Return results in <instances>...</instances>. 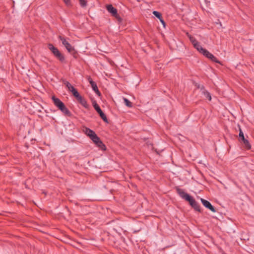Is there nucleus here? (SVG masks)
Segmentation results:
<instances>
[{
    "label": "nucleus",
    "instance_id": "0eeeda50",
    "mask_svg": "<svg viewBox=\"0 0 254 254\" xmlns=\"http://www.w3.org/2000/svg\"><path fill=\"white\" fill-rule=\"evenodd\" d=\"M189 202L190 205L193 207L195 210L197 211H200V207L198 202L191 196Z\"/></svg>",
    "mask_w": 254,
    "mask_h": 254
},
{
    "label": "nucleus",
    "instance_id": "b1692460",
    "mask_svg": "<svg viewBox=\"0 0 254 254\" xmlns=\"http://www.w3.org/2000/svg\"><path fill=\"white\" fill-rule=\"evenodd\" d=\"M201 53L204 56H205L207 58L210 53L209 51H208L207 50L204 49V50L202 51V52Z\"/></svg>",
    "mask_w": 254,
    "mask_h": 254
},
{
    "label": "nucleus",
    "instance_id": "1a4fd4ad",
    "mask_svg": "<svg viewBox=\"0 0 254 254\" xmlns=\"http://www.w3.org/2000/svg\"><path fill=\"white\" fill-rule=\"evenodd\" d=\"M200 89V91L201 94L204 95V96L207 98L209 101L211 100V96L210 93L207 91L203 86H202L199 87Z\"/></svg>",
    "mask_w": 254,
    "mask_h": 254
},
{
    "label": "nucleus",
    "instance_id": "dca6fc26",
    "mask_svg": "<svg viewBox=\"0 0 254 254\" xmlns=\"http://www.w3.org/2000/svg\"><path fill=\"white\" fill-rule=\"evenodd\" d=\"M68 90L72 93L74 97L77 96L79 94L77 90L73 86L70 87V88L68 89Z\"/></svg>",
    "mask_w": 254,
    "mask_h": 254
},
{
    "label": "nucleus",
    "instance_id": "2eb2a0df",
    "mask_svg": "<svg viewBox=\"0 0 254 254\" xmlns=\"http://www.w3.org/2000/svg\"><path fill=\"white\" fill-rule=\"evenodd\" d=\"M193 47L200 53H202L204 49L200 45L198 42L196 44H194Z\"/></svg>",
    "mask_w": 254,
    "mask_h": 254
},
{
    "label": "nucleus",
    "instance_id": "f03ea898",
    "mask_svg": "<svg viewBox=\"0 0 254 254\" xmlns=\"http://www.w3.org/2000/svg\"><path fill=\"white\" fill-rule=\"evenodd\" d=\"M48 47L57 59L59 60L62 62L64 61V56L56 47L54 46L53 44H49Z\"/></svg>",
    "mask_w": 254,
    "mask_h": 254
},
{
    "label": "nucleus",
    "instance_id": "9b49d317",
    "mask_svg": "<svg viewBox=\"0 0 254 254\" xmlns=\"http://www.w3.org/2000/svg\"><path fill=\"white\" fill-rule=\"evenodd\" d=\"M75 97L83 107L85 108L87 107V102L84 98H82L81 96L80 95L79 93L77 95V96H75Z\"/></svg>",
    "mask_w": 254,
    "mask_h": 254
},
{
    "label": "nucleus",
    "instance_id": "412c9836",
    "mask_svg": "<svg viewBox=\"0 0 254 254\" xmlns=\"http://www.w3.org/2000/svg\"><path fill=\"white\" fill-rule=\"evenodd\" d=\"M239 141H241V139H244L245 136H244V133L241 128H240V130H239Z\"/></svg>",
    "mask_w": 254,
    "mask_h": 254
},
{
    "label": "nucleus",
    "instance_id": "39448f33",
    "mask_svg": "<svg viewBox=\"0 0 254 254\" xmlns=\"http://www.w3.org/2000/svg\"><path fill=\"white\" fill-rule=\"evenodd\" d=\"M106 9L112 15L115 17V18L121 19L118 13L117 10L116 8H114L112 5L109 4L106 6Z\"/></svg>",
    "mask_w": 254,
    "mask_h": 254
},
{
    "label": "nucleus",
    "instance_id": "9d476101",
    "mask_svg": "<svg viewBox=\"0 0 254 254\" xmlns=\"http://www.w3.org/2000/svg\"><path fill=\"white\" fill-rule=\"evenodd\" d=\"M52 99L54 103V105L59 109L62 107V106L64 104V103H63L59 98H56L54 96H52Z\"/></svg>",
    "mask_w": 254,
    "mask_h": 254
},
{
    "label": "nucleus",
    "instance_id": "6e6552de",
    "mask_svg": "<svg viewBox=\"0 0 254 254\" xmlns=\"http://www.w3.org/2000/svg\"><path fill=\"white\" fill-rule=\"evenodd\" d=\"M200 200L203 204V205L207 208L213 212H216L215 208L211 205V204L207 200L203 199L201 198Z\"/></svg>",
    "mask_w": 254,
    "mask_h": 254
},
{
    "label": "nucleus",
    "instance_id": "4be33fe9",
    "mask_svg": "<svg viewBox=\"0 0 254 254\" xmlns=\"http://www.w3.org/2000/svg\"><path fill=\"white\" fill-rule=\"evenodd\" d=\"M153 14H154V16H155L159 19H161V18L162 17L161 14L157 11H154L153 12Z\"/></svg>",
    "mask_w": 254,
    "mask_h": 254
},
{
    "label": "nucleus",
    "instance_id": "bb28decb",
    "mask_svg": "<svg viewBox=\"0 0 254 254\" xmlns=\"http://www.w3.org/2000/svg\"><path fill=\"white\" fill-rule=\"evenodd\" d=\"M159 20H160V22L162 23V24L163 25V26H165V22L164 21V20L162 19V18L161 17V19H159Z\"/></svg>",
    "mask_w": 254,
    "mask_h": 254
},
{
    "label": "nucleus",
    "instance_id": "f257e3e1",
    "mask_svg": "<svg viewBox=\"0 0 254 254\" xmlns=\"http://www.w3.org/2000/svg\"><path fill=\"white\" fill-rule=\"evenodd\" d=\"M83 131L89 137V138L97 146L102 150H105V145L93 130L88 127H85L83 129Z\"/></svg>",
    "mask_w": 254,
    "mask_h": 254
},
{
    "label": "nucleus",
    "instance_id": "5701e85b",
    "mask_svg": "<svg viewBox=\"0 0 254 254\" xmlns=\"http://www.w3.org/2000/svg\"><path fill=\"white\" fill-rule=\"evenodd\" d=\"M79 3L82 7H85L87 5V2L85 0H79Z\"/></svg>",
    "mask_w": 254,
    "mask_h": 254
},
{
    "label": "nucleus",
    "instance_id": "a878e982",
    "mask_svg": "<svg viewBox=\"0 0 254 254\" xmlns=\"http://www.w3.org/2000/svg\"><path fill=\"white\" fill-rule=\"evenodd\" d=\"M64 2L68 6L70 5V0H63Z\"/></svg>",
    "mask_w": 254,
    "mask_h": 254
},
{
    "label": "nucleus",
    "instance_id": "cd10ccee",
    "mask_svg": "<svg viewBox=\"0 0 254 254\" xmlns=\"http://www.w3.org/2000/svg\"><path fill=\"white\" fill-rule=\"evenodd\" d=\"M94 92H95V93H96L98 96H100L101 95V93H100V91H99V90L98 89V91H97L96 90H95Z\"/></svg>",
    "mask_w": 254,
    "mask_h": 254
},
{
    "label": "nucleus",
    "instance_id": "423d86ee",
    "mask_svg": "<svg viewBox=\"0 0 254 254\" xmlns=\"http://www.w3.org/2000/svg\"><path fill=\"white\" fill-rule=\"evenodd\" d=\"M176 190L177 193L182 198L185 199L187 201L190 200V199L191 197L190 195L185 192L182 189L180 188H177Z\"/></svg>",
    "mask_w": 254,
    "mask_h": 254
},
{
    "label": "nucleus",
    "instance_id": "f8f14e48",
    "mask_svg": "<svg viewBox=\"0 0 254 254\" xmlns=\"http://www.w3.org/2000/svg\"><path fill=\"white\" fill-rule=\"evenodd\" d=\"M59 110L61 111L65 115L70 116L71 113L69 110L65 107V105L64 104L62 107L59 108Z\"/></svg>",
    "mask_w": 254,
    "mask_h": 254
},
{
    "label": "nucleus",
    "instance_id": "6ab92c4d",
    "mask_svg": "<svg viewBox=\"0 0 254 254\" xmlns=\"http://www.w3.org/2000/svg\"><path fill=\"white\" fill-rule=\"evenodd\" d=\"M63 83L66 86V87H67L68 90L70 88V87L72 86V85H71L68 81H67L65 80H64L63 81Z\"/></svg>",
    "mask_w": 254,
    "mask_h": 254
},
{
    "label": "nucleus",
    "instance_id": "ddd939ff",
    "mask_svg": "<svg viewBox=\"0 0 254 254\" xmlns=\"http://www.w3.org/2000/svg\"><path fill=\"white\" fill-rule=\"evenodd\" d=\"M240 141L243 144L244 147L246 149L249 150L251 149V146L250 142L245 137H244V139H241V140Z\"/></svg>",
    "mask_w": 254,
    "mask_h": 254
},
{
    "label": "nucleus",
    "instance_id": "7ed1b4c3",
    "mask_svg": "<svg viewBox=\"0 0 254 254\" xmlns=\"http://www.w3.org/2000/svg\"><path fill=\"white\" fill-rule=\"evenodd\" d=\"M59 38L69 52H72L74 51V48L69 43L65 38L63 36H59Z\"/></svg>",
    "mask_w": 254,
    "mask_h": 254
},
{
    "label": "nucleus",
    "instance_id": "aec40b11",
    "mask_svg": "<svg viewBox=\"0 0 254 254\" xmlns=\"http://www.w3.org/2000/svg\"><path fill=\"white\" fill-rule=\"evenodd\" d=\"M124 102L126 105L128 107H132V103L128 99L124 98Z\"/></svg>",
    "mask_w": 254,
    "mask_h": 254
},
{
    "label": "nucleus",
    "instance_id": "f3484780",
    "mask_svg": "<svg viewBox=\"0 0 254 254\" xmlns=\"http://www.w3.org/2000/svg\"><path fill=\"white\" fill-rule=\"evenodd\" d=\"M187 34L193 46L197 42V40L191 35L189 34L188 33H187Z\"/></svg>",
    "mask_w": 254,
    "mask_h": 254
},
{
    "label": "nucleus",
    "instance_id": "c85d7f7f",
    "mask_svg": "<svg viewBox=\"0 0 254 254\" xmlns=\"http://www.w3.org/2000/svg\"><path fill=\"white\" fill-rule=\"evenodd\" d=\"M212 55H212V54L210 53V54L209 55V56H208V57H207V58H208V59H210L211 58V57L212 56Z\"/></svg>",
    "mask_w": 254,
    "mask_h": 254
},
{
    "label": "nucleus",
    "instance_id": "20e7f679",
    "mask_svg": "<svg viewBox=\"0 0 254 254\" xmlns=\"http://www.w3.org/2000/svg\"><path fill=\"white\" fill-rule=\"evenodd\" d=\"M93 107L94 109L96 110V111L97 112V113L99 114L100 117L102 118V119L106 123H108V119L106 115L104 114V113L103 112V111L100 109L99 106L97 103H94L93 104Z\"/></svg>",
    "mask_w": 254,
    "mask_h": 254
},
{
    "label": "nucleus",
    "instance_id": "4468645a",
    "mask_svg": "<svg viewBox=\"0 0 254 254\" xmlns=\"http://www.w3.org/2000/svg\"><path fill=\"white\" fill-rule=\"evenodd\" d=\"M89 82L91 85L93 90L94 91H95V90H96L97 91H98V87L97 86L96 83L94 81H93L91 78L89 79Z\"/></svg>",
    "mask_w": 254,
    "mask_h": 254
},
{
    "label": "nucleus",
    "instance_id": "a211bd4d",
    "mask_svg": "<svg viewBox=\"0 0 254 254\" xmlns=\"http://www.w3.org/2000/svg\"><path fill=\"white\" fill-rule=\"evenodd\" d=\"M63 83L66 86V87H67L68 90L70 88V87L72 86V85H71L68 81H67L65 80H64L63 81Z\"/></svg>",
    "mask_w": 254,
    "mask_h": 254
},
{
    "label": "nucleus",
    "instance_id": "393cba45",
    "mask_svg": "<svg viewBox=\"0 0 254 254\" xmlns=\"http://www.w3.org/2000/svg\"><path fill=\"white\" fill-rule=\"evenodd\" d=\"M210 59L214 62H215L217 63H220V62L217 60V58L213 55H212V56L211 57V58Z\"/></svg>",
    "mask_w": 254,
    "mask_h": 254
}]
</instances>
